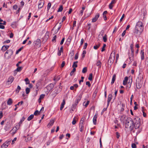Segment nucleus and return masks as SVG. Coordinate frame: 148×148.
I'll return each mask as SVG.
<instances>
[{
    "instance_id": "nucleus-1",
    "label": "nucleus",
    "mask_w": 148,
    "mask_h": 148,
    "mask_svg": "<svg viewBox=\"0 0 148 148\" xmlns=\"http://www.w3.org/2000/svg\"><path fill=\"white\" fill-rule=\"evenodd\" d=\"M144 29L143 23L140 21H138L137 23L134 33L140 35L143 32Z\"/></svg>"
},
{
    "instance_id": "nucleus-2",
    "label": "nucleus",
    "mask_w": 148,
    "mask_h": 148,
    "mask_svg": "<svg viewBox=\"0 0 148 148\" xmlns=\"http://www.w3.org/2000/svg\"><path fill=\"white\" fill-rule=\"evenodd\" d=\"M125 126V128H129L130 131L132 130L134 127H135V125L133 124V122L132 119L130 117L127 118Z\"/></svg>"
},
{
    "instance_id": "nucleus-3",
    "label": "nucleus",
    "mask_w": 148,
    "mask_h": 148,
    "mask_svg": "<svg viewBox=\"0 0 148 148\" xmlns=\"http://www.w3.org/2000/svg\"><path fill=\"white\" fill-rule=\"evenodd\" d=\"M143 82V77L142 76L140 75L136 79V84L137 88L140 89L141 88Z\"/></svg>"
},
{
    "instance_id": "nucleus-4",
    "label": "nucleus",
    "mask_w": 148,
    "mask_h": 148,
    "mask_svg": "<svg viewBox=\"0 0 148 148\" xmlns=\"http://www.w3.org/2000/svg\"><path fill=\"white\" fill-rule=\"evenodd\" d=\"M133 124L135 125L136 130L140 126V119L138 117H136L133 120Z\"/></svg>"
},
{
    "instance_id": "nucleus-5",
    "label": "nucleus",
    "mask_w": 148,
    "mask_h": 148,
    "mask_svg": "<svg viewBox=\"0 0 148 148\" xmlns=\"http://www.w3.org/2000/svg\"><path fill=\"white\" fill-rule=\"evenodd\" d=\"M115 56V52H112L111 53L109 58V59L108 64L110 65H111L113 62Z\"/></svg>"
},
{
    "instance_id": "nucleus-6",
    "label": "nucleus",
    "mask_w": 148,
    "mask_h": 148,
    "mask_svg": "<svg viewBox=\"0 0 148 148\" xmlns=\"http://www.w3.org/2000/svg\"><path fill=\"white\" fill-rule=\"evenodd\" d=\"M13 54V51L12 49L7 50L5 52L4 54V57L7 59L11 58V57Z\"/></svg>"
},
{
    "instance_id": "nucleus-7",
    "label": "nucleus",
    "mask_w": 148,
    "mask_h": 148,
    "mask_svg": "<svg viewBox=\"0 0 148 148\" xmlns=\"http://www.w3.org/2000/svg\"><path fill=\"white\" fill-rule=\"evenodd\" d=\"M130 50L131 53L130 54L129 53V58L132 62L133 60V56H134V49L133 48L130 49Z\"/></svg>"
},
{
    "instance_id": "nucleus-8",
    "label": "nucleus",
    "mask_w": 148,
    "mask_h": 148,
    "mask_svg": "<svg viewBox=\"0 0 148 148\" xmlns=\"http://www.w3.org/2000/svg\"><path fill=\"white\" fill-rule=\"evenodd\" d=\"M34 43L38 47H40L41 45V40L39 39H38L36 41H34Z\"/></svg>"
},
{
    "instance_id": "nucleus-9",
    "label": "nucleus",
    "mask_w": 148,
    "mask_h": 148,
    "mask_svg": "<svg viewBox=\"0 0 148 148\" xmlns=\"http://www.w3.org/2000/svg\"><path fill=\"white\" fill-rule=\"evenodd\" d=\"M44 4V1L43 0H40L38 3V8H41L42 7Z\"/></svg>"
},
{
    "instance_id": "nucleus-10",
    "label": "nucleus",
    "mask_w": 148,
    "mask_h": 148,
    "mask_svg": "<svg viewBox=\"0 0 148 148\" xmlns=\"http://www.w3.org/2000/svg\"><path fill=\"white\" fill-rule=\"evenodd\" d=\"M62 87L60 85V86H58L56 88L55 90L56 93L57 94L59 93L62 90Z\"/></svg>"
},
{
    "instance_id": "nucleus-11",
    "label": "nucleus",
    "mask_w": 148,
    "mask_h": 148,
    "mask_svg": "<svg viewBox=\"0 0 148 148\" xmlns=\"http://www.w3.org/2000/svg\"><path fill=\"white\" fill-rule=\"evenodd\" d=\"M54 86V85L53 84H50L47 87V88L48 90L50 91L53 89Z\"/></svg>"
},
{
    "instance_id": "nucleus-12",
    "label": "nucleus",
    "mask_w": 148,
    "mask_h": 148,
    "mask_svg": "<svg viewBox=\"0 0 148 148\" xmlns=\"http://www.w3.org/2000/svg\"><path fill=\"white\" fill-rule=\"evenodd\" d=\"M99 16V13L97 14L95 17L92 19V22H96Z\"/></svg>"
},
{
    "instance_id": "nucleus-13",
    "label": "nucleus",
    "mask_w": 148,
    "mask_h": 148,
    "mask_svg": "<svg viewBox=\"0 0 148 148\" xmlns=\"http://www.w3.org/2000/svg\"><path fill=\"white\" fill-rule=\"evenodd\" d=\"M14 80V77L12 76H10L8 79L7 82L8 83H10V84Z\"/></svg>"
},
{
    "instance_id": "nucleus-14",
    "label": "nucleus",
    "mask_w": 148,
    "mask_h": 148,
    "mask_svg": "<svg viewBox=\"0 0 148 148\" xmlns=\"http://www.w3.org/2000/svg\"><path fill=\"white\" fill-rule=\"evenodd\" d=\"M97 114H95L94 116L93 119V122L94 125H96V124L97 119Z\"/></svg>"
},
{
    "instance_id": "nucleus-15",
    "label": "nucleus",
    "mask_w": 148,
    "mask_h": 148,
    "mask_svg": "<svg viewBox=\"0 0 148 148\" xmlns=\"http://www.w3.org/2000/svg\"><path fill=\"white\" fill-rule=\"evenodd\" d=\"M12 103L13 100L11 98H9L8 99L7 103L8 105H10L12 104Z\"/></svg>"
},
{
    "instance_id": "nucleus-16",
    "label": "nucleus",
    "mask_w": 148,
    "mask_h": 148,
    "mask_svg": "<svg viewBox=\"0 0 148 148\" xmlns=\"http://www.w3.org/2000/svg\"><path fill=\"white\" fill-rule=\"evenodd\" d=\"M126 116L125 115H123L121 117L120 120L121 122L123 123H124L125 121L126 120Z\"/></svg>"
},
{
    "instance_id": "nucleus-17",
    "label": "nucleus",
    "mask_w": 148,
    "mask_h": 148,
    "mask_svg": "<svg viewBox=\"0 0 148 148\" xmlns=\"http://www.w3.org/2000/svg\"><path fill=\"white\" fill-rule=\"evenodd\" d=\"M54 122V120H50V121L49 123L48 124L47 127H49L50 126H52Z\"/></svg>"
},
{
    "instance_id": "nucleus-18",
    "label": "nucleus",
    "mask_w": 148,
    "mask_h": 148,
    "mask_svg": "<svg viewBox=\"0 0 148 148\" xmlns=\"http://www.w3.org/2000/svg\"><path fill=\"white\" fill-rule=\"evenodd\" d=\"M140 54H141V60H143L144 58V52L143 50H142L140 51Z\"/></svg>"
},
{
    "instance_id": "nucleus-19",
    "label": "nucleus",
    "mask_w": 148,
    "mask_h": 148,
    "mask_svg": "<svg viewBox=\"0 0 148 148\" xmlns=\"http://www.w3.org/2000/svg\"><path fill=\"white\" fill-rule=\"evenodd\" d=\"M128 80V77H125L123 82V85H125L126 84Z\"/></svg>"
},
{
    "instance_id": "nucleus-20",
    "label": "nucleus",
    "mask_w": 148,
    "mask_h": 148,
    "mask_svg": "<svg viewBox=\"0 0 148 148\" xmlns=\"http://www.w3.org/2000/svg\"><path fill=\"white\" fill-rule=\"evenodd\" d=\"M112 99V95L110 94L109 95L108 100V105L109 104L110 101Z\"/></svg>"
},
{
    "instance_id": "nucleus-21",
    "label": "nucleus",
    "mask_w": 148,
    "mask_h": 148,
    "mask_svg": "<svg viewBox=\"0 0 148 148\" xmlns=\"http://www.w3.org/2000/svg\"><path fill=\"white\" fill-rule=\"evenodd\" d=\"M116 75L115 74H114L113 76V77L112 79V82H111V84H113L114 82L115 81V80L116 79Z\"/></svg>"
},
{
    "instance_id": "nucleus-22",
    "label": "nucleus",
    "mask_w": 148,
    "mask_h": 148,
    "mask_svg": "<svg viewBox=\"0 0 148 148\" xmlns=\"http://www.w3.org/2000/svg\"><path fill=\"white\" fill-rule=\"evenodd\" d=\"M107 13V11H104L103 13V17L104 19L105 20H106L107 19V17L105 15Z\"/></svg>"
},
{
    "instance_id": "nucleus-23",
    "label": "nucleus",
    "mask_w": 148,
    "mask_h": 148,
    "mask_svg": "<svg viewBox=\"0 0 148 148\" xmlns=\"http://www.w3.org/2000/svg\"><path fill=\"white\" fill-rule=\"evenodd\" d=\"M78 63V61H76L73 62V65H72V67L73 68H75L77 67V63Z\"/></svg>"
},
{
    "instance_id": "nucleus-24",
    "label": "nucleus",
    "mask_w": 148,
    "mask_h": 148,
    "mask_svg": "<svg viewBox=\"0 0 148 148\" xmlns=\"http://www.w3.org/2000/svg\"><path fill=\"white\" fill-rule=\"evenodd\" d=\"M79 127L80 129V131L82 132L83 130L84 126L83 124L79 123Z\"/></svg>"
},
{
    "instance_id": "nucleus-25",
    "label": "nucleus",
    "mask_w": 148,
    "mask_h": 148,
    "mask_svg": "<svg viewBox=\"0 0 148 148\" xmlns=\"http://www.w3.org/2000/svg\"><path fill=\"white\" fill-rule=\"evenodd\" d=\"M34 117V114H31L27 118V120L28 121H30Z\"/></svg>"
},
{
    "instance_id": "nucleus-26",
    "label": "nucleus",
    "mask_w": 148,
    "mask_h": 148,
    "mask_svg": "<svg viewBox=\"0 0 148 148\" xmlns=\"http://www.w3.org/2000/svg\"><path fill=\"white\" fill-rule=\"evenodd\" d=\"M107 36L106 34H105L103 36V39L104 42H106L107 41Z\"/></svg>"
},
{
    "instance_id": "nucleus-27",
    "label": "nucleus",
    "mask_w": 148,
    "mask_h": 148,
    "mask_svg": "<svg viewBox=\"0 0 148 148\" xmlns=\"http://www.w3.org/2000/svg\"><path fill=\"white\" fill-rule=\"evenodd\" d=\"M63 9V6L62 5H60L59 8L58 9L57 12H61L62 11Z\"/></svg>"
},
{
    "instance_id": "nucleus-28",
    "label": "nucleus",
    "mask_w": 148,
    "mask_h": 148,
    "mask_svg": "<svg viewBox=\"0 0 148 148\" xmlns=\"http://www.w3.org/2000/svg\"><path fill=\"white\" fill-rule=\"evenodd\" d=\"M104 33V31L103 30H102L100 32L98 36L99 38H101V36H103Z\"/></svg>"
},
{
    "instance_id": "nucleus-29",
    "label": "nucleus",
    "mask_w": 148,
    "mask_h": 148,
    "mask_svg": "<svg viewBox=\"0 0 148 148\" xmlns=\"http://www.w3.org/2000/svg\"><path fill=\"white\" fill-rule=\"evenodd\" d=\"M25 119V118L24 116L23 117L22 119L19 122V126H20V125L22 123V122Z\"/></svg>"
},
{
    "instance_id": "nucleus-30",
    "label": "nucleus",
    "mask_w": 148,
    "mask_h": 148,
    "mask_svg": "<svg viewBox=\"0 0 148 148\" xmlns=\"http://www.w3.org/2000/svg\"><path fill=\"white\" fill-rule=\"evenodd\" d=\"M142 110L143 113V116L145 117L146 116V113L144 112V109L143 107H142Z\"/></svg>"
},
{
    "instance_id": "nucleus-31",
    "label": "nucleus",
    "mask_w": 148,
    "mask_h": 148,
    "mask_svg": "<svg viewBox=\"0 0 148 148\" xmlns=\"http://www.w3.org/2000/svg\"><path fill=\"white\" fill-rule=\"evenodd\" d=\"M101 62L99 60L97 61V62L96 64L97 66L99 68H100L101 66Z\"/></svg>"
},
{
    "instance_id": "nucleus-32",
    "label": "nucleus",
    "mask_w": 148,
    "mask_h": 148,
    "mask_svg": "<svg viewBox=\"0 0 148 148\" xmlns=\"http://www.w3.org/2000/svg\"><path fill=\"white\" fill-rule=\"evenodd\" d=\"M21 89V87L19 86H18L17 89L16 90V93H18L19 90Z\"/></svg>"
},
{
    "instance_id": "nucleus-33",
    "label": "nucleus",
    "mask_w": 148,
    "mask_h": 148,
    "mask_svg": "<svg viewBox=\"0 0 148 148\" xmlns=\"http://www.w3.org/2000/svg\"><path fill=\"white\" fill-rule=\"evenodd\" d=\"M23 69V67L21 66H18L16 69V71L18 72H20Z\"/></svg>"
},
{
    "instance_id": "nucleus-34",
    "label": "nucleus",
    "mask_w": 148,
    "mask_h": 148,
    "mask_svg": "<svg viewBox=\"0 0 148 148\" xmlns=\"http://www.w3.org/2000/svg\"><path fill=\"white\" fill-rule=\"evenodd\" d=\"M76 107V106H75L73 104L70 110V112H72V111H73L75 109Z\"/></svg>"
},
{
    "instance_id": "nucleus-35",
    "label": "nucleus",
    "mask_w": 148,
    "mask_h": 148,
    "mask_svg": "<svg viewBox=\"0 0 148 148\" xmlns=\"http://www.w3.org/2000/svg\"><path fill=\"white\" fill-rule=\"evenodd\" d=\"M76 69L75 68H73L72 71L70 73V75L71 76L73 75Z\"/></svg>"
},
{
    "instance_id": "nucleus-36",
    "label": "nucleus",
    "mask_w": 148,
    "mask_h": 148,
    "mask_svg": "<svg viewBox=\"0 0 148 148\" xmlns=\"http://www.w3.org/2000/svg\"><path fill=\"white\" fill-rule=\"evenodd\" d=\"M87 71V68L86 67H85L83 68L82 71V72L83 73H86Z\"/></svg>"
},
{
    "instance_id": "nucleus-37",
    "label": "nucleus",
    "mask_w": 148,
    "mask_h": 148,
    "mask_svg": "<svg viewBox=\"0 0 148 148\" xmlns=\"http://www.w3.org/2000/svg\"><path fill=\"white\" fill-rule=\"evenodd\" d=\"M92 74L90 73L89 75V77L88 78V79L90 81H92Z\"/></svg>"
},
{
    "instance_id": "nucleus-38",
    "label": "nucleus",
    "mask_w": 148,
    "mask_h": 148,
    "mask_svg": "<svg viewBox=\"0 0 148 148\" xmlns=\"http://www.w3.org/2000/svg\"><path fill=\"white\" fill-rule=\"evenodd\" d=\"M8 146L6 145L5 143H3L2 145L1 146V148H6Z\"/></svg>"
},
{
    "instance_id": "nucleus-39",
    "label": "nucleus",
    "mask_w": 148,
    "mask_h": 148,
    "mask_svg": "<svg viewBox=\"0 0 148 148\" xmlns=\"http://www.w3.org/2000/svg\"><path fill=\"white\" fill-rule=\"evenodd\" d=\"M86 51L84 50L83 51L82 54V59L83 58H84L85 57V55L86 54Z\"/></svg>"
},
{
    "instance_id": "nucleus-40",
    "label": "nucleus",
    "mask_w": 148,
    "mask_h": 148,
    "mask_svg": "<svg viewBox=\"0 0 148 148\" xmlns=\"http://www.w3.org/2000/svg\"><path fill=\"white\" fill-rule=\"evenodd\" d=\"M23 47H21L19 49H18V50L16 51V54H18V53L22 50V49H23Z\"/></svg>"
},
{
    "instance_id": "nucleus-41",
    "label": "nucleus",
    "mask_w": 148,
    "mask_h": 148,
    "mask_svg": "<svg viewBox=\"0 0 148 148\" xmlns=\"http://www.w3.org/2000/svg\"><path fill=\"white\" fill-rule=\"evenodd\" d=\"M27 94H28L30 92V89L28 88H27L25 90Z\"/></svg>"
},
{
    "instance_id": "nucleus-42",
    "label": "nucleus",
    "mask_w": 148,
    "mask_h": 148,
    "mask_svg": "<svg viewBox=\"0 0 148 148\" xmlns=\"http://www.w3.org/2000/svg\"><path fill=\"white\" fill-rule=\"evenodd\" d=\"M1 50L3 52L7 50L6 49V48L5 47V45H3V46L1 48Z\"/></svg>"
},
{
    "instance_id": "nucleus-43",
    "label": "nucleus",
    "mask_w": 148,
    "mask_h": 148,
    "mask_svg": "<svg viewBox=\"0 0 148 148\" xmlns=\"http://www.w3.org/2000/svg\"><path fill=\"white\" fill-rule=\"evenodd\" d=\"M99 46H100V44H99L97 45H96L95 46H94L93 48H94V49H97L99 47Z\"/></svg>"
},
{
    "instance_id": "nucleus-44",
    "label": "nucleus",
    "mask_w": 148,
    "mask_h": 148,
    "mask_svg": "<svg viewBox=\"0 0 148 148\" xmlns=\"http://www.w3.org/2000/svg\"><path fill=\"white\" fill-rule=\"evenodd\" d=\"M106 45L105 44H104L103 47H102V49H101V51L103 52L105 50V49H104V48L106 47Z\"/></svg>"
},
{
    "instance_id": "nucleus-45",
    "label": "nucleus",
    "mask_w": 148,
    "mask_h": 148,
    "mask_svg": "<svg viewBox=\"0 0 148 148\" xmlns=\"http://www.w3.org/2000/svg\"><path fill=\"white\" fill-rule=\"evenodd\" d=\"M74 50H72L70 53V55L71 56H73L74 55Z\"/></svg>"
},
{
    "instance_id": "nucleus-46",
    "label": "nucleus",
    "mask_w": 148,
    "mask_h": 148,
    "mask_svg": "<svg viewBox=\"0 0 148 148\" xmlns=\"http://www.w3.org/2000/svg\"><path fill=\"white\" fill-rule=\"evenodd\" d=\"M51 5V4L50 3H49L48 4L47 9L48 10H49L50 8Z\"/></svg>"
},
{
    "instance_id": "nucleus-47",
    "label": "nucleus",
    "mask_w": 148,
    "mask_h": 148,
    "mask_svg": "<svg viewBox=\"0 0 148 148\" xmlns=\"http://www.w3.org/2000/svg\"><path fill=\"white\" fill-rule=\"evenodd\" d=\"M85 119V118H82L81 120L79 123H81L82 124H83V123L84 122V120Z\"/></svg>"
},
{
    "instance_id": "nucleus-48",
    "label": "nucleus",
    "mask_w": 148,
    "mask_h": 148,
    "mask_svg": "<svg viewBox=\"0 0 148 148\" xmlns=\"http://www.w3.org/2000/svg\"><path fill=\"white\" fill-rule=\"evenodd\" d=\"M75 117L74 118L72 122V124L73 125H75L76 123V121L75 120Z\"/></svg>"
},
{
    "instance_id": "nucleus-49",
    "label": "nucleus",
    "mask_w": 148,
    "mask_h": 148,
    "mask_svg": "<svg viewBox=\"0 0 148 148\" xmlns=\"http://www.w3.org/2000/svg\"><path fill=\"white\" fill-rule=\"evenodd\" d=\"M40 112H39V111L37 110H36L34 112V115H37V114H38V113H39Z\"/></svg>"
},
{
    "instance_id": "nucleus-50",
    "label": "nucleus",
    "mask_w": 148,
    "mask_h": 148,
    "mask_svg": "<svg viewBox=\"0 0 148 148\" xmlns=\"http://www.w3.org/2000/svg\"><path fill=\"white\" fill-rule=\"evenodd\" d=\"M56 35H55L53 37V38L52 40V41L53 42L54 41L55 42L56 41Z\"/></svg>"
},
{
    "instance_id": "nucleus-51",
    "label": "nucleus",
    "mask_w": 148,
    "mask_h": 148,
    "mask_svg": "<svg viewBox=\"0 0 148 148\" xmlns=\"http://www.w3.org/2000/svg\"><path fill=\"white\" fill-rule=\"evenodd\" d=\"M132 148H136V146L135 144L132 143Z\"/></svg>"
},
{
    "instance_id": "nucleus-52",
    "label": "nucleus",
    "mask_w": 148,
    "mask_h": 148,
    "mask_svg": "<svg viewBox=\"0 0 148 148\" xmlns=\"http://www.w3.org/2000/svg\"><path fill=\"white\" fill-rule=\"evenodd\" d=\"M84 78V77L83 76H82L81 77V80H80L79 82V83L80 84L81 82H83V79Z\"/></svg>"
},
{
    "instance_id": "nucleus-53",
    "label": "nucleus",
    "mask_w": 148,
    "mask_h": 148,
    "mask_svg": "<svg viewBox=\"0 0 148 148\" xmlns=\"http://www.w3.org/2000/svg\"><path fill=\"white\" fill-rule=\"evenodd\" d=\"M78 53H77L75 54V57H74V58L75 60H77L78 59Z\"/></svg>"
},
{
    "instance_id": "nucleus-54",
    "label": "nucleus",
    "mask_w": 148,
    "mask_h": 148,
    "mask_svg": "<svg viewBox=\"0 0 148 148\" xmlns=\"http://www.w3.org/2000/svg\"><path fill=\"white\" fill-rule=\"evenodd\" d=\"M99 143H100V147L101 148H102V142H101V138H100V140H99Z\"/></svg>"
},
{
    "instance_id": "nucleus-55",
    "label": "nucleus",
    "mask_w": 148,
    "mask_h": 148,
    "mask_svg": "<svg viewBox=\"0 0 148 148\" xmlns=\"http://www.w3.org/2000/svg\"><path fill=\"white\" fill-rule=\"evenodd\" d=\"M89 103V101H88L84 105V104L85 103V102H84V103H83V104L84 105V106H85L86 107H87Z\"/></svg>"
},
{
    "instance_id": "nucleus-56",
    "label": "nucleus",
    "mask_w": 148,
    "mask_h": 148,
    "mask_svg": "<svg viewBox=\"0 0 148 148\" xmlns=\"http://www.w3.org/2000/svg\"><path fill=\"white\" fill-rule=\"evenodd\" d=\"M86 85H87L89 87L90 86V82L89 81H87L86 82Z\"/></svg>"
},
{
    "instance_id": "nucleus-57",
    "label": "nucleus",
    "mask_w": 148,
    "mask_h": 148,
    "mask_svg": "<svg viewBox=\"0 0 148 148\" xmlns=\"http://www.w3.org/2000/svg\"><path fill=\"white\" fill-rule=\"evenodd\" d=\"M88 45V44L87 43H85L84 45V46L83 49H86V48L87 46Z\"/></svg>"
},
{
    "instance_id": "nucleus-58",
    "label": "nucleus",
    "mask_w": 148,
    "mask_h": 148,
    "mask_svg": "<svg viewBox=\"0 0 148 148\" xmlns=\"http://www.w3.org/2000/svg\"><path fill=\"white\" fill-rule=\"evenodd\" d=\"M10 143V141H6L5 143V144H6V145H7V146H8V145H9Z\"/></svg>"
},
{
    "instance_id": "nucleus-59",
    "label": "nucleus",
    "mask_w": 148,
    "mask_h": 148,
    "mask_svg": "<svg viewBox=\"0 0 148 148\" xmlns=\"http://www.w3.org/2000/svg\"><path fill=\"white\" fill-rule=\"evenodd\" d=\"M64 39H65V38H63L62 39V40H61V42H60V44L61 45H62L63 44V42H64Z\"/></svg>"
},
{
    "instance_id": "nucleus-60",
    "label": "nucleus",
    "mask_w": 148,
    "mask_h": 148,
    "mask_svg": "<svg viewBox=\"0 0 148 148\" xmlns=\"http://www.w3.org/2000/svg\"><path fill=\"white\" fill-rule=\"evenodd\" d=\"M40 81H39L36 84V86L37 87V88L38 87V86L40 85Z\"/></svg>"
},
{
    "instance_id": "nucleus-61",
    "label": "nucleus",
    "mask_w": 148,
    "mask_h": 148,
    "mask_svg": "<svg viewBox=\"0 0 148 148\" xmlns=\"http://www.w3.org/2000/svg\"><path fill=\"white\" fill-rule=\"evenodd\" d=\"M124 16H125V14H123L120 20V22L122 21L123 19V18H124Z\"/></svg>"
},
{
    "instance_id": "nucleus-62",
    "label": "nucleus",
    "mask_w": 148,
    "mask_h": 148,
    "mask_svg": "<svg viewBox=\"0 0 148 148\" xmlns=\"http://www.w3.org/2000/svg\"><path fill=\"white\" fill-rule=\"evenodd\" d=\"M145 63L146 64H147L148 66V58H146L145 59Z\"/></svg>"
},
{
    "instance_id": "nucleus-63",
    "label": "nucleus",
    "mask_w": 148,
    "mask_h": 148,
    "mask_svg": "<svg viewBox=\"0 0 148 148\" xmlns=\"http://www.w3.org/2000/svg\"><path fill=\"white\" fill-rule=\"evenodd\" d=\"M65 103V99H63L62 101V102L61 103V105L64 106Z\"/></svg>"
},
{
    "instance_id": "nucleus-64",
    "label": "nucleus",
    "mask_w": 148,
    "mask_h": 148,
    "mask_svg": "<svg viewBox=\"0 0 148 148\" xmlns=\"http://www.w3.org/2000/svg\"><path fill=\"white\" fill-rule=\"evenodd\" d=\"M10 40H6V41H5L4 42V43H9L10 42Z\"/></svg>"
}]
</instances>
